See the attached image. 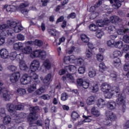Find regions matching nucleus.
Segmentation results:
<instances>
[{
    "label": "nucleus",
    "mask_w": 129,
    "mask_h": 129,
    "mask_svg": "<svg viewBox=\"0 0 129 129\" xmlns=\"http://www.w3.org/2000/svg\"><path fill=\"white\" fill-rule=\"evenodd\" d=\"M106 105L107 108L110 109V110H112V109H114L116 107V103L114 101H109Z\"/></svg>",
    "instance_id": "obj_17"
},
{
    "label": "nucleus",
    "mask_w": 129,
    "mask_h": 129,
    "mask_svg": "<svg viewBox=\"0 0 129 129\" xmlns=\"http://www.w3.org/2000/svg\"><path fill=\"white\" fill-rule=\"evenodd\" d=\"M24 106L22 105H17L15 106V108L17 110H23Z\"/></svg>",
    "instance_id": "obj_61"
},
{
    "label": "nucleus",
    "mask_w": 129,
    "mask_h": 129,
    "mask_svg": "<svg viewBox=\"0 0 129 129\" xmlns=\"http://www.w3.org/2000/svg\"><path fill=\"white\" fill-rule=\"evenodd\" d=\"M114 94V92H112L111 90H109V91L104 92V96L105 98H108V99H110Z\"/></svg>",
    "instance_id": "obj_22"
},
{
    "label": "nucleus",
    "mask_w": 129,
    "mask_h": 129,
    "mask_svg": "<svg viewBox=\"0 0 129 129\" xmlns=\"http://www.w3.org/2000/svg\"><path fill=\"white\" fill-rule=\"evenodd\" d=\"M19 68L23 71H28L29 70V68H28V66H27L25 61H21L20 62Z\"/></svg>",
    "instance_id": "obj_19"
},
{
    "label": "nucleus",
    "mask_w": 129,
    "mask_h": 129,
    "mask_svg": "<svg viewBox=\"0 0 129 129\" xmlns=\"http://www.w3.org/2000/svg\"><path fill=\"white\" fill-rule=\"evenodd\" d=\"M7 25H8L6 24L1 25V28H2L3 30H5L1 33V46L2 45H3V44H5L6 37H8V36H12V35H13V31H12V29L14 30L15 33H20V32L24 30V27H23L21 25H18L17 22L15 21L8 20L7 21ZM9 27L12 28V29L7 30V29H9ZM2 40H3L2 41Z\"/></svg>",
    "instance_id": "obj_1"
},
{
    "label": "nucleus",
    "mask_w": 129,
    "mask_h": 129,
    "mask_svg": "<svg viewBox=\"0 0 129 129\" xmlns=\"http://www.w3.org/2000/svg\"><path fill=\"white\" fill-rule=\"evenodd\" d=\"M43 66L45 70H50L51 69V63H50V60L46 59L43 62Z\"/></svg>",
    "instance_id": "obj_28"
},
{
    "label": "nucleus",
    "mask_w": 129,
    "mask_h": 129,
    "mask_svg": "<svg viewBox=\"0 0 129 129\" xmlns=\"http://www.w3.org/2000/svg\"><path fill=\"white\" fill-rule=\"evenodd\" d=\"M114 40L110 39L107 41V45L109 47H111V46H114Z\"/></svg>",
    "instance_id": "obj_56"
},
{
    "label": "nucleus",
    "mask_w": 129,
    "mask_h": 129,
    "mask_svg": "<svg viewBox=\"0 0 129 129\" xmlns=\"http://www.w3.org/2000/svg\"><path fill=\"white\" fill-rule=\"evenodd\" d=\"M25 56L24 55V52H22L19 54L17 53L16 55V60L17 61H23V59H24V57Z\"/></svg>",
    "instance_id": "obj_41"
},
{
    "label": "nucleus",
    "mask_w": 129,
    "mask_h": 129,
    "mask_svg": "<svg viewBox=\"0 0 129 129\" xmlns=\"http://www.w3.org/2000/svg\"><path fill=\"white\" fill-rule=\"evenodd\" d=\"M72 120L75 121L78 117H79V114L76 111H73L71 114Z\"/></svg>",
    "instance_id": "obj_35"
},
{
    "label": "nucleus",
    "mask_w": 129,
    "mask_h": 129,
    "mask_svg": "<svg viewBox=\"0 0 129 129\" xmlns=\"http://www.w3.org/2000/svg\"><path fill=\"white\" fill-rule=\"evenodd\" d=\"M101 5H102V1L101 0H99L98 2L95 4L94 6H92L90 8V11H91V12H94V10H93V9H96V8H99V7L101 6Z\"/></svg>",
    "instance_id": "obj_31"
},
{
    "label": "nucleus",
    "mask_w": 129,
    "mask_h": 129,
    "mask_svg": "<svg viewBox=\"0 0 129 129\" xmlns=\"http://www.w3.org/2000/svg\"><path fill=\"white\" fill-rule=\"evenodd\" d=\"M101 90L103 92L109 91L111 90V86L106 83H103L101 86Z\"/></svg>",
    "instance_id": "obj_13"
},
{
    "label": "nucleus",
    "mask_w": 129,
    "mask_h": 129,
    "mask_svg": "<svg viewBox=\"0 0 129 129\" xmlns=\"http://www.w3.org/2000/svg\"><path fill=\"white\" fill-rule=\"evenodd\" d=\"M95 101V98L94 96L89 97L87 100V104L88 105H92L94 104Z\"/></svg>",
    "instance_id": "obj_27"
},
{
    "label": "nucleus",
    "mask_w": 129,
    "mask_h": 129,
    "mask_svg": "<svg viewBox=\"0 0 129 129\" xmlns=\"http://www.w3.org/2000/svg\"><path fill=\"white\" fill-rule=\"evenodd\" d=\"M10 97L11 96L9 93H8V91H5L4 92H3V98L5 99V101H9Z\"/></svg>",
    "instance_id": "obj_36"
},
{
    "label": "nucleus",
    "mask_w": 129,
    "mask_h": 129,
    "mask_svg": "<svg viewBox=\"0 0 129 129\" xmlns=\"http://www.w3.org/2000/svg\"><path fill=\"white\" fill-rule=\"evenodd\" d=\"M1 57L3 59H7L9 57V51L6 49H1Z\"/></svg>",
    "instance_id": "obj_18"
},
{
    "label": "nucleus",
    "mask_w": 129,
    "mask_h": 129,
    "mask_svg": "<svg viewBox=\"0 0 129 129\" xmlns=\"http://www.w3.org/2000/svg\"><path fill=\"white\" fill-rule=\"evenodd\" d=\"M89 89L92 90V92H97L99 89V87L98 84H94L93 86H90Z\"/></svg>",
    "instance_id": "obj_25"
},
{
    "label": "nucleus",
    "mask_w": 129,
    "mask_h": 129,
    "mask_svg": "<svg viewBox=\"0 0 129 129\" xmlns=\"http://www.w3.org/2000/svg\"><path fill=\"white\" fill-rule=\"evenodd\" d=\"M51 78L52 75L51 74H48L43 80V83H44V84H47V83L51 81Z\"/></svg>",
    "instance_id": "obj_32"
},
{
    "label": "nucleus",
    "mask_w": 129,
    "mask_h": 129,
    "mask_svg": "<svg viewBox=\"0 0 129 129\" xmlns=\"http://www.w3.org/2000/svg\"><path fill=\"white\" fill-rule=\"evenodd\" d=\"M68 18H70V19H75V18H76V13L75 12L71 13L68 15Z\"/></svg>",
    "instance_id": "obj_60"
},
{
    "label": "nucleus",
    "mask_w": 129,
    "mask_h": 129,
    "mask_svg": "<svg viewBox=\"0 0 129 129\" xmlns=\"http://www.w3.org/2000/svg\"><path fill=\"white\" fill-rule=\"evenodd\" d=\"M17 91L18 95H20V96H22V95H24L27 93L26 89L23 88H19L17 89Z\"/></svg>",
    "instance_id": "obj_40"
},
{
    "label": "nucleus",
    "mask_w": 129,
    "mask_h": 129,
    "mask_svg": "<svg viewBox=\"0 0 129 129\" xmlns=\"http://www.w3.org/2000/svg\"><path fill=\"white\" fill-rule=\"evenodd\" d=\"M88 74H89V77H91V78H92L93 77H94L95 75H96V72L94 70H92V71H90L89 72Z\"/></svg>",
    "instance_id": "obj_51"
},
{
    "label": "nucleus",
    "mask_w": 129,
    "mask_h": 129,
    "mask_svg": "<svg viewBox=\"0 0 129 129\" xmlns=\"http://www.w3.org/2000/svg\"><path fill=\"white\" fill-rule=\"evenodd\" d=\"M103 32L100 30H98L96 32V36L97 37H98V39H101V37L103 36Z\"/></svg>",
    "instance_id": "obj_46"
},
{
    "label": "nucleus",
    "mask_w": 129,
    "mask_h": 129,
    "mask_svg": "<svg viewBox=\"0 0 129 129\" xmlns=\"http://www.w3.org/2000/svg\"><path fill=\"white\" fill-rule=\"evenodd\" d=\"M67 79H68V80L70 81V82H72V83H73V82H74L75 81L74 77H73L70 74H67L66 76H63L61 78V80H62V81H66V80Z\"/></svg>",
    "instance_id": "obj_12"
},
{
    "label": "nucleus",
    "mask_w": 129,
    "mask_h": 129,
    "mask_svg": "<svg viewBox=\"0 0 129 129\" xmlns=\"http://www.w3.org/2000/svg\"><path fill=\"white\" fill-rule=\"evenodd\" d=\"M36 119H37V118H36V115L31 113L28 115V116L27 117V120L29 122H32V121H33V120H36Z\"/></svg>",
    "instance_id": "obj_39"
},
{
    "label": "nucleus",
    "mask_w": 129,
    "mask_h": 129,
    "mask_svg": "<svg viewBox=\"0 0 129 129\" xmlns=\"http://www.w3.org/2000/svg\"><path fill=\"white\" fill-rule=\"evenodd\" d=\"M123 41L125 43L128 44L129 43V35L127 34L124 35L123 37Z\"/></svg>",
    "instance_id": "obj_54"
},
{
    "label": "nucleus",
    "mask_w": 129,
    "mask_h": 129,
    "mask_svg": "<svg viewBox=\"0 0 129 129\" xmlns=\"http://www.w3.org/2000/svg\"><path fill=\"white\" fill-rule=\"evenodd\" d=\"M99 67L100 68L99 71H100L101 73H103V71H105V69H106V67L104 62L100 63L99 65Z\"/></svg>",
    "instance_id": "obj_38"
},
{
    "label": "nucleus",
    "mask_w": 129,
    "mask_h": 129,
    "mask_svg": "<svg viewBox=\"0 0 129 129\" xmlns=\"http://www.w3.org/2000/svg\"><path fill=\"white\" fill-rule=\"evenodd\" d=\"M91 112L92 114L95 115V116H99L100 115V113H99V111L98 109L96 107H93L91 110Z\"/></svg>",
    "instance_id": "obj_21"
},
{
    "label": "nucleus",
    "mask_w": 129,
    "mask_h": 129,
    "mask_svg": "<svg viewBox=\"0 0 129 129\" xmlns=\"http://www.w3.org/2000/svg\"><path fill=\"white\" fill-rule=\"evenodd\" d=\"M122 50L124 52H127V50H129V45L126 44L124 45Z\"/></svg>",
    "instance_id": "obj_64"
},
{
    "label": "nucleus",
    "mask_w": 129,
    "mask_h": 129,
    "mask_svg": "<svg viewBox=\"0 0 129 129\" xmlns=\"http://www.w3.org/2000/svg\"><path fill=\"white\" fill-rule=\"evenodd\" d=\"M63 63H64V64H69V63H71V61L70 60V57H69V56H66L64 57Z\"/></svg>",
    "instance_id": "obj_48"
},
{
    "label": "nucleus",
    "mask_w": 129,
    "mask_h": 129,
    "mask_svg": "<svg viewBox=\"0 0 129 129\" xmlns=\"http://www.w3.org/2000/svg\"><path fill=\"white\" fill-rule=\"evenodd\" d=\"M114 58H117V57H121L122 53L120 51L115 50L113 52Z\"/></svg>",
    "instance_id": "obj_43"
},
{
    "label": "nucleus",
    "mask_w": 129,
    "mask_h": 129,
    "mask_svg": "<svg viewBox=\"0 0 129 129\" xmlns=\"http://www.w3.org/2000/svg\"><path fill=\"white\" fill-rule=\"evenodd\" d=\"M20 77H21V74L20 72H17L16 73H13L11 75L10 78V81L12 83H16L19 81V79H20Z\"/></svg>",
    "instance_id": "obj_10"
},
{
    "label": "nucleus",
    "mask_w": 129,
    "mask_h": 129,
    "mask_svg": "<svg viewBox=\"0 0 129 129\" xmlns=\"http://www.w3.org/2000/svg\"><path fill=\"white\" fill-rule=\"evenodd\" d=\"M47 53L41 49H36L30 53L31 58H40L41 60H45Z\"/></svg>",
    "instance_id": "obj_5"
},
{
    "label": "nucleus",
    "mask_w": 129,
    "mask_h": 129,
    "mask_svg": "<svg viewBox=\"0 0 129 129\" xmlns=\"http://www.w3.org/2000/svg\"><path fill=\"white\" fill-rule=\"evenodd\" d=\"M67 97H68L67 93H62L61 95L60 99L62 101H66V100H67Z\"/></svg>",
    "instance_id": "obj_47"
},
{
    "label": "nucleus",
    "mask_w": 129,
    "mask_h": 129,
    "mask_svg": "<svg viewBox=\"0 0 129 129\" xmlns=\"http://www.w3.org/2000/svg\"><path fill=\"white\" fill-rule=\"evenodd\" d=\"M81 40L83 43H85L87 44L89 42V37L87 35L83 34L81 35Z\"/></svg>",
    "instance_id": "obj_26"
},
{
    "label": "nucleus",
    "mask_w": 129,
    "mask_h": 129,
    "mask_svg": "<svg viewBox=\"0 0 129 129\" xmlns=\"http://www.w3.org/2000/svg\"><path fill=\"white\" fill-rule=\"evenodd\" d=\"M11 60L14 61V60H16L17 59V52H12L10 53L9 56Z\"/></svg>",
    "instance_id": "obj_44"
},
{
    "label": "nucleus",
    "mask_w": 129,
    "mask_h": 129,
    "mask_svg": "<svg viewBox=\"0 0 129 129\" xmlns=\"http://www.w3.org/2000/svg\"><path fill=\"white\" fill-rule=\"evenodd\" d=\"M11 121L12 118H11V116L10 115H7L4 117L3 119V123L5 125L9 124V123H11Z\"/></svg>",
    "instance_id": "obj_29"
},
{
    "label": "nucleus",
    "mask_w": 129,
    "mask_h": 129,
    "mask_svg": "<svg viewBox=\"0 0 129 129\" xmlns=\"http://www.w3.org/2000/svg\"><path fill=\"white\" fill-rule=\"evenodd\" d=\"M8 110L9 112L11 113V116H16L17 115L16 114V111L15 110V106L13 104H8L7 105ZM19 118V116H16V119Z\"/></svg>",
    "instance_id": "obj_11"
},
{
    "label": "nucleus",
    "mask_w": 129,
    "mask_h": 129,
    "mask_svg": "<svg viewBox=\"0 0 129 129\" xmlns=\"http://www.w3.org/2000/svg\"><path fill=\"white\" fill-rule=\"evenodd\" d=\"M9 70L12 71V72H15L17 70V67L15 66H10L8 67Z\"/></svg>",
    "instance_id": "obj_59"
},
{
    "label": "nucleus",
    "mask_w": 129,
    "mask_h": 129,
    "mask_svg": "<svg viewBox=\"0 0 129 129\" xmlns=\"http://www.w3.org/2000/svg\"><path fill=\"white\" fill-rule=\"evenodd\" d=\"M112 92H114V94H116V96L118 97L116 100V102L118 105H122V112H125V109L126 106H125V101H124V97L122 96V95L119 92L120 90L117 87H113L112 90H111Z\"/></svg>",
    "instance_id": "obj_3"
},
{
    "label": "nucleus",
    "mask_w": 129,
    "mask_h": 129,
    "mask_svg": "<svg viewBox=\"0 0 129 129\" xmlns=\"http://www.w3.org/2000/svg\"><path fill=\"white\" fill-rule=\"evenodd\" d=\"M41 98L44 99V100H49L50 99V96L49 95H43L41 96Z\"/></svg>",
    "instance_id": "obj_63"
},
{
    "label": "nucleus",
    "mask_w": 129,
    "mask_h": 129,
    "mask_svg": "<svg viewBox=\"0 0 129 129\" xmlns=\"http://www.w3.org/2000/svg\"><path fill=\"white\" fill-rule=\"evenodd\" d=\"M99 15L98 12H93L90 16V20H94V19L96 18L97 16Z\"/></svg>",
    "instance_id": "obj_49"
},
{
    "label": "nucleus",
    "mask_w": 129,
    "mask_h": 129,
    "mask_svg": "<svg viewBox=\"0 0 129 129\" xmlns=\"http://www.w3.org/2000/svg\"><path fill=\"white\" fill-rule=\"evenodd\" d=\"M84 83V81H83V79H78L77 80V83L78 84V85H80V86H82Z\"/></svg>",
    "instance_id": "obj_62"
},
{
    "label": "nucleus",
    "mask_w": 129,
    "mask_h": 129,
    "mask_svg": "<svg viewBox=\"0 0 129 129\" xmlns=\"http://www.w3.org/2000/svg\"><path fill=\"white\" fill-rule=\"evenodd\" d=\"M120 64V59L118 57H114V60L112 62V65L115 67V68H117V67H119V65Z\"/></svg>",
    "instance_id": "obj_23"
},
{
    "label": "nucleus",
    "mask_w": 129,
    "mask_h": 129,
    "mask_svg": "<svg viewBox=\"0 0 129 129\" xmlns=\"http://www.w3.org/2000/svg\"><path fill=\"white\" fill-rule=\"evenodd\" d=\"M39 67H40V61L37 59H34L30 66V72H36L37 70H39Z\"/></svg>",
    "instance_id": "obj_8"
},
{
    "label": "nucleus",
    "mask_w": 129,
    "mask_h": 129,
    "mask_svg": "<svg viewBox=\"0 0 129 129\" xmlns=\"http://www.w3.org/2000/svg\"><path fill=\"white\" fill-rule=\"evenodd\" d=\"M76 71V67L73 65H69L64 66V69L60 70L58 72V74L60 76L64 75L66 73L69 72H72V73H75Z\"/></svg>",
    "instance_id": "obj_6"
},
{
    "label": "nucleus",
    "mask_w": 129,
    "mask_h": 129,
    "mask_svg": "<svg viewBox=\"0 0 129 129\" xmlns=\"http://www.w3.org/2000/svg\"><path fill=\"white\" fill-rule=\"evenodd\" d=\"M44 92H45V89H44L43 87H41L35 91L33 94L34 95H36L37 96L38 95H41V94L44 93Z\"/></svg>",
    "instance_id": "obj_30"
},
{
    "label": "nucleus",
    "mask_w": 129,
    "mask_h": 129,
    "mask_svg": "<svg viewBox=\"0 0 129 129\" xmlns=\"http://www.w3.org/2000/svg\"><path fill=\"white\" fill-rule=\"evenodd\" d=\"M39 110V107H33L31 109V114H33L34 115H37V112Z\"/></svg>",
    "instance_id": "obj_45"
},
{
    "label": "nucleus",
    "mask_w": 129,
    "mask_h": 129,
    "mask_svg": "<svg viewBox=\"0 0 129 129\" xmlns=\"http://www.w3.org/2000/svg\"><path fill=\"white\" fill-rule=\"evenodd\" d=\"M38 78L39 76L35 73H32V76H30L28 74H24L20 79V82L21 84L23 85L30 84L27 91L29 93H32V92L36 90L37 84L40 83V81H39Z\"/></svg>",
    "instance_id": "obj_2"
},
{
    "label": "nucleus",
    "mask_w": 129,
    "mask_h": 129,
    "mask_svg": "<svg viewBox=\"0 0 129 129\" xmlns=\"http://www.w3.org/2000/svg\"><path fill=\"white\" fill-rule=\"evenodd\" d=\"M122 46H123V43L120 40L114 42V47L115 48L121 49V48H122Z\"/></svg>",
    "instance_id": "obj_33"
},
{
    "label": "nucleus",
    "mask_w": 129,
    "mask_h": 129,
    "mask_svg": "<svg viewBox=\"0 0 129 129\" xmlns=\"http://www.w3.org/2000/svg\"><path fill=\"white\" fill-rule=\"evenodd\" d=\"M5 9H6L7 12L8 13H10L11 12V13L13 12H16L17 11V7L14 5H9L7 7H5Z\"/></svg>",
    "instance_id": "obj_20"
},
{
    "label": "nucleus",
    "mask_w": 129,
    "mask_h": 129,
    "mask_svg": "<svg viewBox=\"0 0 129 129\" xmlns=\"http://www.w3.org/2000/svg\"><path fill=\"white\" fill-rule=\"evenodd\" d=\"M96 58L99 62H102L103 61V55H101V54H97L96 55Z\"/></svg>",
    "instance_id": "obj_50"
},
{
    "label": "nucleus",
    "mask_w": 129,
    "mask_h": 129,
    "mask_svg": "<svg viewBox=\"0 0 129 129\" xmlns=\"http://www.w3.org/2000/svg\"><path fill=\"white\" fill-rule=\"evenodd\" d=\"M86 56L87 58H90L92 56V50L88 49L86 51Z\"/></svg>",
    "instance_id": "obj_53"
},
{
    "label": "nucleus",
    "mask_w": 129,
    "mask_h": 129,
    "mask_svg": "<svg viewBox=\"0 0 129 129\" xmlns=\"http://www.w3.org/2000/svg\"><path fill=\"white\" fill-rule=\"evenodd\" d=\"M43 41L42 40L39 39H35L34 41V45L35 46H37V47H42L43 46Z\"/></svg>",
    "instance_id": "obj_37"
},
{
    "label": "nucleus",
    "mask_w": 129,
    "mask_h": 129,
    "mask_svg": "<svg viewBox=\"0 0 129 129\" xmlns=\"http://www.w3.org/2000/svg\"><path fill=\"white\" fill-rule=\"evenodd\" d=\"M89 29L93 32H95L98 30V26L94 24H91L89 27Z\"/></svg>",
    "instance_id": "obj_34"
},
{
    "label": "nucleus",
    "mask_w": 129,
    "mask_h": 129,
    "mask_svg": "<svg viewBox=\"0 0 129 129\" xmlns=\"http://www.w3.org/2000/svg\"><path fill=\"white\" fill-rule=\"evenodd\" d=\"M27 7H29V4L27 3H22L19 6L20 11L24 16H28V14H29V10L25 8Z\"/></svg>",
    "instance_id": "obj_9"
},
{
    "label": "nucleus",
    "mask_w": 129,
    "mask_h": 129,
    "mask_svg": "<svg viewBox=\"0 0 129 129\" xmlns=\"http://www.w3.org/2000/svg\"><path fill=\"white\" fill-rule=\"evenodd\" d=\"M110 21L112 24H114V25H116V24H118V23H119V21H120V18H119L118 16L114 15L112 16L110 18Z\"/></svg>",
    "instance_id": "obj_15"
},
{
    "label": "nucleus",
    "mask_w": 129,
    "mask_h": 129,
    "mask_svg": "<svg viewBox=\"0 0 129 129\" xmlns=\"http://www.w3.org/2000/svg\"><path fill=\"white\" fill-rule=\"evenodd\" d=\"M96 103L99 108H103V107L106 105V104L105 103V100L101 98L98 99Z\"/></svg>",
    "instance_id": "obj_16"
},
{
    "label": "nucleus",
    "mask_w": 129,
    "mask_h": 129,
    "mask_svg": "<svg viewBox=\"0 0 129 129\" xmlns=\"http://www.w3.org/2000/svg\"><path fill=\"white\" fill-rule=\"evenodd\" d=\"M82 86H83V88L85 89H87V88H88V87H90L91 86L89 82L84 81L83 84L82 85Z\"/></svg>",
    "instance_id": "obj_52"
},
{
    "label": "nucleus",
    "mask_w": 129,
    "mask_h": 129,
    "mask_svg": "<svg viewBox=\"0 0 129 129\" xmlns=\"http://www.w3.org/2000/svg\"><path fill=\"white\" fill-rule=\"evenodd\" d=\"M117 33L118 35H123L124 34H126V33H129V29H119L117 30Z\"/></svg>",
    "instance_id": "obj_24"
},
{
    "label": "nucleus",
    "mask_w": 129,
    "mask_h": 129,
    "mask_svg": "<svg viewBox=\"0 0 129 129\" xmlns=\"http://www.w3.org/2000/svg\"><path fill=\"white\" fill-rule=\"evenodd\" d=\"M65 40H66V38H65V37L62 36V37H60L59 39V42L57 43V45L58 46H60V45H61V44H62V43H64V42H65Z\"/></svg>",
    "instance_id": "obj_57"
},
{
    "label": "nucleus",
    "mask_w": 129,
    "mask_h": 129,
    "mask_svg": "<svg viewBox=\"0 0 129 129\" xmlns=\"http://www.w3.org/2000/svg\"><path fill=\"white\" fill-rule=\"evenodd\" d=\"M85 72V67H81L78 69L79 74H83Z\"/></svg>",
    "instance_id": "obj_55"
},
{
    "label": "nucleus",
    "mask_w": 129,
    "mask_h": 129,
    "mask_svg": "<svg viewBox=\"0 0 129 129\" xmlns=\"http://www.w3.org/2000/svg\"><path fill=\"white\" fill-rule=\"evenodd\" d=\"M23 47H24V44L22 42L16 43L13 45L14 50H16L17 51L22 50V53H24V54H31L32 47L26 46L23 49Z\"/></svg>",
    "instance_id": "obj_4"
},
{
    "label": "nucleus",
    "mask_w": 129,
    "mask_h": 129,
    "mask_svg": "<svg viewBox=\"0 0 129 129\" xmlns=\"http://www.w3.org/2000/svg\"><path fill=\"white\" fill-rule=\"evenodd\" d=\"M97 25V27H100L101 28H102L104 27V21H103L102 20H98L96 21V23Z\"/></svg>",
    "instance_id": "obj_42"
},
{
    "label": "nucleus",
    "mask_w": 129,
    "mask_h": 129,
    "mask_svg": "<svg viewBox=\"0 0 129 129\" xmlns=\"http://www.w3.org/2000/svg\"><path fill=\"white\" fill-rule=\"evenodd\" d=\"M106 116L108 118V120H106L105 122V125H108V126H110L111 125V122L109 121H112V120H114L116 119V115L114 114L113 112L110 111H106Z\"/></svg>",
    "instance_id": "obj_7"
},
{
    "label": "nucleus",
    "mask_w": 129,
    "mask_h": 129,
    "mask_svg": "<svg viewBox=\"0 0 129 129\" xmlns=\"http://www.w3.org/2000/svg\"><path fill=\"white\" fill-rule=\"evenodd\" d=\"M17 38L19 41H24L25 40V36L21 34L17 35Z\"/></svg>",
    "instance_id": "obj_58"
},
{
    "label": "nucleus",
    "mask_w": 129,
    "mask_h": 129,
    "mask_svg": "<svg viewBox=\"0 0 129 129\" xmlns=\"http://www.w3.org/2000/svg\"><path fill=\"white\" fill-rule=\"evenodd\" d=\"M110 78L111 79L112 81L114 82H117L119 81V77L117 75V73L115 72H113L110 74Z\"/></svg>",
    "instance_id": "obj_14"
}]
</instances>
